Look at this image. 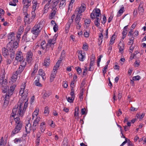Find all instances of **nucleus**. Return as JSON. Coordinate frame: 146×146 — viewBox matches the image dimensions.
<instances>
[{"label": "nucleus", "mask_w": 146, "mask_h": 146, "mask_svg": "<svg viewBox=\"0 0 146 146\" xmlns=\"http://www.w3.org/2000/svg\"><path fill=\"white\" fill-rule=\"evenodd\" d=\"M24 98H21L20 100L17 104V108H13L12 110V113L10 117V119L13 120L14 117L17 115L20 116L22 117L24 113H25L27 108L28 103L27 100L24 102Z\"/></svg>", "instance_id": "nucleus-1"}, {"label": "nucleus", "mask_w": 146, "mask_h": 146, "mask_svg": "<svg viewBox=\"0 0 146 146\" xmlns=\"http://www.w3.org/2000/svg\"><path fill=\"white\" fill-rule=\"evenodd\" d=\"M59 2V0H44L42 4H45L44 8L43 13L48 12L49 7L52 9L51 12L50 14L49 19H52L54 17L56 12V7Z\"/></svg>", "instance_id": "nucleus-2"}, {"label": "nucleus", "mask_w": 146, "mask_h": 146, "mask_svg": "<svg viewBox=\"0 0 146 146\" xmlns=\"http://www.w3.org/2000/svg\"><path fill=\"white\" fill-rule=\"evenodd\" d=\"M44 24V21H41L39 22L36 23L34 26L31 29V32L33 34L32 37V39L33 40H35L39 35Z\"/></svg>", "instance_id": "nucleus-3"}, {"label": "nucleus", "mask_w": 146, "mask_h": 146, "mask_svg": "<svg viewBox=\"0 0 146 146\" xmlns=\"http://www.w3.org/2000/svg\"><path fill=\"white\" fill-rule=\"evenodd\" d=\"M15 123V126L14 129L12 131L11 135H14L15 134L19 133L23 127V123L21 120L20 118L18 117H17L14 118Z\"/></svg>", "instance_id": "nucleus-4"}, {"label": "nucleus", "mask_w": 146, "mask_h": 146, "mask_svg": "<svg viewBox=\"0 0 146 146\" xmlns=\"http://www.w3.org/2000/svg\"><path fill=\"white\" fill-rule=\"evenodd\" d=\"M25 83H23L22 84L21 86V90H20L19 94L22 96V98H25L27 96L28 93V90L27 89H26L25 90Z\"/></svg>", "instance_id": "nucleus-5"}, {"label": "nucleus", "mask_w": 146, "mask_h": 146, "mask_svg": "<svg viewBox=\"0 0 146 146\" xmlns=\"http://www.w3.org/2000/svg\"><path fill=\"white\" fill-rule=\"evenodd\" d=\"M8 37V40L9 42L7 44V46L11 50L12 49V50L13 49L12 48V46H11L12 45L13 42L15 41V37L14 33L12 32L9 34Z\"/></svg>", "instance_id": "nucleus-6"}, {"label": "nucleus", "mask_w": 146, "mask_h": 146, "mask_svg": "<svg viewBox=\"0 0 146 146\" xmlns=\"http://www.w3.org/2000/svg\"><path fill=\"white\" fill-rule=\"evenodd\" d=\"M81 15H76V17L75 19V25L76 26V28L77 29H80L81 27Z\"/></svg>", "instance_id": "nucleus-7"}, {"label": "nucleus", "mask_w": 146, "mask_h": 146, "mask_svg": "<svg viewBox=\"0 0 146 146\" xmlns=\"http://www.w3.org/2000/svg\"><path fill=\"white\" fill-rule=\"evenodd\" d=\"M100 10L99 9L96 8L94 9L91 13L90 16L92 19L97 18L98 17L101 16Z\"/></svg>", "instance_id": "nucleus-8"}, {"label": "nucleus", "mask_w": 146, "mask_h": 146, "mask_svg": "<svg viewBox=\"0 0 146 146\" xmlns=\"http://www.w3.org/2000/svg\"><path fill=\"white\" fill-rule=\"evenodd\" d=\"M86 9V5L84 4H83L80 7L77 8L75 11V14L76 15H81L82 16V13L84 12Z\"/></svg>", "instance_id": "nucleus-9"}, {"label": "nucleus", "mask_w": 146, "mask_h": 146, "mask_svg": "<svg viewBox=\"0 0 146 146\" xmlns=\"http://www.w3.org/2000/svg\"><path fill=\"white\" fill-rule=\"evenodd\" d=\"M12 95H10L8 93H6L4 97V104L3 105V108H5L8 105L9 101Z\"/></svg>", "instance_id": "nucleus-10"}, {"label": "nucleus", "mask_w": 146, "mask_h": 146, "mask_svg": "<svg viewBox=\"0 0 146 146\" xmlns=\"http://www.w3.org/2000/svg\"><path fill=\"white\" fill-rule=\"evenodd\" d=\"M7 83L8 82L6 79L3 80L1 84L2 86L1 89L3 92L5 93L7 91L8 88Z\"/></svg>", "instance_id": "nucleus-11"}, {"label": "nucleus", "mask_w": 146, "mask_h": 146, "mask_svg": "<svg viewBox=\"0 0 146 146\" xmlns=\"http://www.w3.org/2000/svg\"><path fill=\"white\" fill-rule=\"evenodd\" d=\"M33 53L31 51H29L26 54V59L27 61L29 63H31L33 61Z\"/></svg>", "instance_id": "nucleus-12"}, {"label": "nucleus", "mask_w": 146, "mask_h": 146, "mask_svg": "<svg viewBox=\"0 0 146 146\" xmlns=\"http://www.w3.org/2000/svg\"><path fill=\"white\" fill-rule=\"evenodd\" d=\"M15 58L18 61H22L23 59L22 52L20 51H18L16 54Z\"/></svg>", "instance_id": "nucleus-13"}, {"label": "nucleus", "mask_w": 146, "mask_h": 146, "mask_svg": "<svg viewBox=\"0 0 146 146\" xmlns=\"http://www.w3.org/2000/svg\"><path fill=\"white\" fill-rule=\"evenodd\" d=\"M56 38L54 37L52 39H50L48 40L47 43L48 48L50 47H53L56 43Z\"/></svg>", "instance_id": "nucleus-14"}, {"label": "nucleus", "mask_w": 146, "mask_h": 146, "mask_svg": "<svg viewBox=\"0 0 146 146\" xmlns=\"http://www.w3.org/2000/svg\"><path fill=\"white\" fill-rule=\"evenodd\" d=\"M78 58L80 61H83L85 59L86 56L85 53H82V51L78 52Z\"/></svg>", "instance_id": "nucleus-15"}, {"label": "nucleus", "mask_w": 146, "mask_h": 146, "mask_svg": "<svg viewBox=\"0 0 146 146\" xmlns=\"http://www.w3.org/2000/svg\"><path fill=\"white\" fill-rule=\"evenodd\" d=\"M33 20L29 18V15L25 16L24 17V22L25 25L29 24Z\"/></svg>", "instance_id": "nucleus-16"}, {"label": "nucleus", "mask_w": 146, "mask_h": 146, "mask_svg": "<svg viewBox=\"0 0 146 146\" xmlns=\"http://www.w3.org/2000/svg\"><path fill=\"white\" fill-rule=\"evenodd\" d=\"M25 126L26 131L27 133H30V131L32 129L31 125L29 121H28L27 123H26Z\"/></svg>", "instance_id": "nucleus-17"}, {"label": "nucleus", "mask_w": 146, "mask_h": 146, "mask_svg": "<svg viewBox=\"0 0 146 146\" xmlns=\"http://www.w3.org/2000/svg\"><path fill=\"white\" fill-rule=\"evenodd\" d=\"M37 0H33L32 3L33 4V10L35 11L38 8L39 4L37 3Z\"/></svg>", "instance_id": "nucleus-18"}, {"label": "nucleus", "mask_w": 146, "mask_h": 146, "mask_svg": "<svg viewBox=\"0 0 146 146\" xmlns=\"http://www.w3.org/2000/svg\"><path fill=\"white\" fill-rule=\"evenodd\" d=\"M32 0H22V3L25 7H29L31 4Z\"/></svg>", "instance_id": "nucleus-19"}, {"label": "nucleus", "mask_w": 146, "mask_h": 146, "mask_svg": "<svg viewBox=\"0 0 146 146\" xmlns=\"http://www.w3.org/2000/svg\"><path fill=\"white\" fill-rule=\"evenodd\" d=\"M31 34L27 33L24 35L23 37V38L26 42H29L31 40Z\"/></svg>", "instance_id": "nucleus-20"}, {"label": "nucleus", "mask_w": 146, "mask_h": 146, "mask_svg": "<svg viewBox=\"0 0 146 146\" xmlns=\"http://www.w3.org/2000/svg\"><path fill=\"white\" fill-rule=\"evenodd\" d=\"M50 63V60L49 57H47L44 60V62L43 63L44 66L47 67L49 66Z\"/></svg>", "instance_id": "nucleus-21"}, {"label": "nucleus", "mask_w": 146, "mask_h": 146, "mask_svg": "<svg viewBox=\"0 0 146 146\" xmlns=\"http://www.w3.org/2000/svg\"><path fill=\"white\" fill-rule=\"evenodd\" d=\"M57 71H54L52 72L50 76V81L51 82H53L55 77Z\"/></svg>", "instance_id": "nucleus-22"}, {"label": "nucleus", "mask_w": 146, "mask_h": 146, "mask_svg": "<svg viewBox=\"0 0 146 146\" xmlns=\"http://www.w3.org/2000/svg\"><path fill=\"white\" fill-rule=\"evenodd\" d=\"M19 74L16 72L13 73L11 79V80L12 82H14L16 81L18 75Z\"/></svg>", "instance_id": "nucleus-23"}, {"label": "nucleus", "mask_w": 146, "mask_h": 146, "mask_svg": "<svg viewBox=\"0 0 146 146\" xmlns=\"http://www.w3.org/2000/svg\"><path fill=\"white\" fill-rule=\"evenodd\" d=\"M40 46L41 48L43 50H44L47 47H48L47 44L44 40L42 41L40 43Z\"/></svg>", "instance_id": "nucleus-24"}, {"label": "nucleus", "mask_w": 146, "mask_h": 146, "mask_svg": "<svg viewBox=\"0 0 146 146\" xmlns=\"http://www.w3.org/2000/svg\"><path fill=\"white\" fill-rule=\"evenodd\" d=\"M46 123L43 122L40 123V128L42 132H43L45 130Z\"/></svg>", "instance_id": "nucleus-25"}, {"label": "nucleus", "mask_w": 146, "mask_h": 146, "mask_svg": "<svg viewBox=\"0 0 146 146\" xmlns=\"http://www.w3.org/2000/svg\"><path fill=\"white\" fill-rule=\"evenodd\" d=\"M128 26V25L126 26L123 28V30L122 33V39H124L126 36L127 34V31Z\"/></svg>", "instance_id": "nucleus-26"}, {"label": "nucleus", "mask_w": 146, "mask_h": 146, "mask_svg": "<svg viewBox=\"0 0 146 146\" xmlns=\"http://www.w3.org/2000/svg\"><path fill=\"white\" fill-rule=\"evenodd\" d=\"M15 86H16L15 85L11 86L10 87L9 90H8L7 93L8 94H10V95H12L13 94Z\"/></svg>", "instance_id": "nucleus-27"}, {"label": "nucleus", "mask_w": 146, "mask_h": 146, "mask_svg": "<svg viewBox=\"0 0 146 146\" xmlns=\"http://www.w3.org/2000/svg\"><path fill=\"white\" fill-rule=\"evenodd\" d=\"M115 39V35H113V36H112L109 42V46H111L114 43Z\"/></svg>", "instance_id": "nucleus-28"}, {"label": "nucleus", "mask_w": 146, "mask_h": 146, "mask_svg": "<svg viewBox=\"0 0 146 146\" xmlns=\"http://www.w3.org/2000/svg\"><path fill=\"white\" fill-rule=\"evenodd\" d=\"M122 6V7L117 12V17H119L121 15L123 12L125 11L123 5Z\"/></svg>", "instance_id": "nucleus-29"}, {"label": "nucleus", "mask_w": 146, "mask_h": 146, "mask_svg": "<svg viewBox=\"0 0 146 146\" xmlns=\"http://www.w3.org/2000/svg\"><path fill=\"white\" fill-rule=\"evenodd\" d=\"M99 38H98V44L100 46L102 42V39L103 38V35L102 33L99 34Z\"/></svg>", "instance_id": "nucleus-30"}, {"label": "nucleus", "mask_w": 146, "mask_h": 146, "mask_svg": "<svg viewBox=\"0 0 146 146\" xmlns=\"http://www.w3.org/2000/svg\"><path fill=\"white\" fill-rule=\"evenodd\" d=\"M38 74L39 75L41 76L43 80H45V78L44 77L45 76V74L44 71L42 69H40L38 71Z\"/></svg>", "instance_id": "nucleus-31"}, {"label": "nucleus", "mask_w": 146, "mask_h": 146, "mask_svg": "<svg viewBox=\"0 0 146 146\" xmlns=\"http://www.w3.org/2000/svg\"><path fill=\"white\" fill-rule=\"evenodd\" d=\"M18 42L16 40L13 42L12 45L11 46H12V48L15 50L18 47Z\"/></svg>", "instance_id": "nucleus-32"}, {"label": "nucleus", "mask_w": 146, "mask_h": 146, "mask_svg": "<svg viewBox=\"0 0 146 146\" xmlns=\"http://www.w3.org/2000/svg\"><path fill=\"white\" fill-rule=\"evenodd\" d=\"M75 15L73 14L72 16L71 19H69L66 24L68 25H70L71 24L73 23V20L75 18Z\"/></svg>", "instance_id": "nucleus-33"}, {"label": "nucleus", "mask_w": 146, "mask_h": 146, "mask_svg": "<svg viewBox=\"0 0 146 146\" xmlns=\"http://www.w3.org/2000/svg\"><path fill=\"white\" fill-rule=\"evenodd\" d=\"M3 55L5 57L7 56L8 54L7 50L5 48H3L2 50Z\"/></svg>", "instance_id": "nucleus-34"}, {"label": "nucleus", "mask_w": 146, "mask_h": 146, "mask_svg": "<svg viewBox=\"0 0 146 146\" xmlns=\"http://www.w3.org/2000/svg\"><path fill=\"white\" fill-rule=\"evenodd\" d=\"M61 60H58L56 63V65L54 67L53 71H56L60 66V64Z\"/></svg>", "instance_id": "nucleus-35"}, {"label": "nucleus", "mask_w": 146, "mask_h": 146, "mask_svg": "<svg viewBox=\"0 0 146 146\" xmlns=\"http://www.w3.org/2000/svg\"><path fill=\"white\" fill-rule=\"evenodd\" d=\"M50 91H46L44 94L43 97L44 99L46 98L47 97H48L51 94Z\"/></svg>", "instance_id": "nucleus-36"}, {"label": "nucleus", "mask_w": 146, "mask_h": 146, "mask_svg": "<svg viewBox=\"0 0 146 146\" xmlns=\"http://www.w3.org/2000/svg\"><path fill=\"white\" fill-rule=\"evenodd\" d=\"M28 7H26L23 6V13L24 16L29 15L27 13L28 8Z\"/></svg>", "instance_id": "nucleus-37"}, {"label": "nucleus", "mask_w": 146, "mask_h": 146, "mask_svg": "<svg viewBox=\"0 0 146 146\" xmlns=\"http://www.w3.org/2000/svg\"><path fill=\"white\" fill-rule=\"evenodd\" d=\"M39 111V110L38 109H36L35 110L32 115L33 119L34 117H36L37 116L38 114Z\"/></svg>", "instance_id": "nucleus-38"}, {"label": "nucleus", "mask_w": 146, "mask_h": 146, "mask_svg": "<svg viewBox=\"0 0 146 146\" xmlns=\"http://www.w3.org/2000/svg\"><path fill=\"white\" fill-rule=\"evenodd\" d=\"M65 0H61L60 1V7L62 8L66 5Z\"/></svg>", "instance_id": "nucleus-39"}, {"label": "nucleus", "mask_w": 146, "mask_h": 146, "mask_svg": "<svg viewBox=\"0 0 146 146\" xmlns=\"http://www.w3.org/2000/svg\"><path fill=\"white\" fill-rule=\"evenodd\" d=\"M122 45L121 46H119V52L122 54L123 52V50H124V45L123 44H122Z\"/></svg>", "instance_id": "nucleus-40"}, {"label": "nucleus", "mask_w": 146, "mask_h": 146, "mask_svg": "<svg viewBox=\"0 0 146 146\" xmlns=\"http://www.w3.org/2000/svg\"><path fill=\"white\" fill-rule=\"evenodd\" d=\"M24 68L23 67L21 66H20L19 68L17 70L16 72L18 73V74H20L23 70Z\"/></svg>", "instance_id": "nucleus-41"}, {"label": "nucleus", "mask_w": 146, "mask_h": 146, "mask_svg": "<svg viewBox=\"0 0 146 146\" xmlns=\"http://www.w3.org/2000/svg\"><path fill=\"white\" fill-rule=\"evenodd\" d=\"M96 19V20L94 21V24L96 26L98 27L100 25L99 22H100L101 18L100 19L99 18H97Z\"/></svg>", "instance_id": "nucleus-42"}, {"label": "nucleus", "mask_w": 146, "mask_h": 146, "mask_svg": "<svg viewBox=\"0 0 146 146\" xmlns=\"http://www.w3.org/2000/svg\"><path fill=\"white\" fill-rule=\"evenodd\" d=\"M39 78H38L34 82V83L36 86H40L41 85V84L39 82Z\"/></svg>", "instance_id": "nucleus-43"}, {"label": "nucleus", "mask_w": 146, "mask_h": 146, "mask_svg": "<svg viewBox=\"0 0 146 146\" xmlns=\"http://www.w3.org/2000/svg\"><path fill=\"white\" fill-rule=\"evenodd\" d=\"M9 49H10V50L11 51V52H12L10 54V58L11 59H13L14 58L15 51L13 49L12 50V49L11 50L10 48Z\"/></svg>", "instance_id": "nucleus-44"}, {"label": "nucleus", "mask_w": 146, "mask_h": 146, "mask_svg": "<svg viewBox=\"0 0 146 146\" xmlns=\"http://www.w3.org/2000/svg\"><path fill=\"white\" fill-rule=\"evenodd\" d=\"M74 117H75V119H77V120L79 119L78 112H77V111H74Z\"/></svg>", "instance_id": "nucleus-45"}, {"label": "nucleus", "mask_w": 146, "mask_h": 146, "mask_svg": "<svg viewBox=\"0 0 146 146\" xmlns=\"http://www.w3.org/2000/svg\"><path fill=\"white\" fill-rule=\"evenodd\" d=\"M68 101L70 103H72L74 100V98L73 97H70L68 98L66 97Z\"/></svg>", "instance_id": "nucleus-46"}, {"label": "nucleus", "mask_w": 146, "mask_h": 146, "mask_svg": "<svg viewBox=\"0 0 146 146\" xmlns=\"http://www.w3.org/2000/svg\"><path fill=\"white\" fill-rule=\"evenodd\" d=\"M32 16L31 17V19L33 20L36 16V15L35 12V11H33L31 13Z\"/></svg>", "instance_id": "nucleus-47"}, {"label": "nucleus", "mask_w": 146, "mask_h": 146, "mask_svg": "<svg viewBox=\"0 0 146 146\" xmlns=\"http://www.w3.org/2000/svg\"><path fill=\"white\" fill-rule=\"evenodd\" d=\"M134 39V38L132 37L131 38L129 39V41L128 42V45H132L133 43V40Z\"/></svg>", "instance_id": "nucleus-48"}, {"label": "nucleus", "mask_w": 146, "mask_h": 146, "mask_svg": "<svg viewBox=\"0 0 146 146\" xmlns=\"http://www.w3.org/2000/svg\"><path fill=\"white\" fill-rule=\"evenodd\" d=\"M49 110L48 107L47 106H46L45 108L44 113L45 114L48 115L49 113Z\"/></svg>", "instance_id": "nucleus-49"}, {"label": "nucleus", "mask_w": 146, "mask_h": 146, "mask_svg": "<svg viewBox=\"0 0 146 146\" xmlns=\"http://www.w3.org/2000/svg\"><path fill=\"white\" fill-rule=\"evenodd\" d=\"M71 92H70V95L71 96V97H73V98H75V96L74 95V88H71Z\"/></svg>", "instance_id": "nucleus-50"}, {"label": "nucleus", "mask_w": 146, "mask_h": 146, "mask_svg": "<svg viewBox=\"0 0 146 146\" xmlns=\"http://www.w3.org/2000/svg\"><path fill=\"white\" fill-rule=\"evenodd\" d=\"M53 29L54 31L55 32H56V31L58 30V26L56 24L55 25H54V27H53Z\"/></svg>", "instance_id": "nucleus-51"}, {"label": "nucleus", "mask_w": 146, "mask_h": 146, "mask_svg": "<svg viewBox=\"0 0 146 146\" xmlns=\"http://www.w3.org/2000/svg\"><path fill=\"white\" fill-rule=\"evenodd\" d=\"M138 9L139 11H140V12L139 13H140L141 12L143 13L144 11V9H143V7L142 6H141V5H139Z\"/></svg>", "instance_id": "nucleus-52"}, {"label": "nucleus", "mask_w": 146, "mask_h": 146, "mask_svg": "<svg viewBox=\"0 0 146 146\" xmlns=\"http://www.w3.org/2000/svg\"><path fill=\"white\" fill-rule=\"evenodd\" d=\"M108 67V65L107 64L104 68L103 69V72L104 75L105 74L106 72V70L107 69Z\"/></svg>", "instance_id": "nucleus-53"}, {"label": "nucleus", "mask_w": 146, "mask_h": 146, "mask_svg": "<svg viewBox=\"0 0 146 146\" xmlns=\"http://www.w3.org/2000/svg\"><path fill=\"white\" fill-rule=\"evenodd\" d=\"M76 69L77 70L78 73L79 74L82 72V71L81 68L77 67L76 68Z\"/></svg>", "instance_id": "nucleus-54"}, {"label": "nucleus", "mask_w": 146, "mask_h": 146, "mask_svg": "<svg viewBox=\"0 0 146 146\" xmlns=\"http://www.w3.org/2000/svg\"><path fill=\"white\" fill-rule=\"evenodd\" d=\"M76 80L73 79L70 83V86L71 88H74V84Z\"/></svg>", "instance_id": "nucleus-55"}, {"label": "nucleus", "mask_w": 146, "mask_h": 146, "mask_svg": "<svg viewBox=\"0 0 146 146\" xmlns=\"http://www.w3.org/2000/svg\"><path fill=\"white\" fill-rule=\"evenodd\" d=\"M133 79L134 80H139L141 79V78L138 75L133 77Z\"/></svg>", "instance_id": "nucleus-56"}, {"label": "nucleus", "mask_w": 146, "mask_h": 146, "mask_svg": "<svg viewBox=\"0 0 146 146\" xmlns=\"http://www.w3.org/2000/svg\"><path fill=\"white\" fill-rule=\"evenodd\" d=\"M23 29L22 27H21L19 29L18 33L21 35L23 32Z\"/></svg>", "instance_id": "nucleus-57"}, {"label": "nucleus", "mask_w": 146, "mask_h": 146, "mask_svg": "<svg viewBox=\"0 0 146 146\" xmlns=\"http://www.w3.org/2000/svg\"><path fill=\"white\" fill-rule=\"evenodd\" d=\"M84 35L85 37L88 38L89 36V34L88 32L87 31H84Z\"/></svg>", "instance_id": "nucleus-58"}, {"label": "nucleus", "mask_w": 146, "mask_h": 146, "mask_svg": "<svg viewBox=\"0 0 146 146\" xmlns=\"http://www.w3.org/2000/svg\"><path fill=\"white\" fill-rule=\"evenodd\" d=\"M5 144L4 143V140L2 137L0 140V146H4Z\"/></svg>", "instance_id": "nucleus-59"}, {"label": "nucleus", "mask_w": 146, "mask_h": 146, "mask_svg": "<svg viewBox=\"0 0 146 146\" xmlns=\"http://www.w3.org/2000/svg\"><path fill=\"white\" fill-rule=\"evenodd\" d=\"M63 86L64 88H66L68 87V83L66 81H64L63 82Z\"/></svg>", "instance_id": "nucleus-60"}, {"label": "nucleus", "mask_w": 146, "mask_h": 146, "mask_svg": "<svg viewBox=\"0 0 146 146\" xmlns=\"http://www.w3.org/2000/svg\"><path fill=\"white\" fill-rule=\"evenodd\" d=\"M85 23L86 25L89 24L91 22V20L90 19H86L85 20Z\"/></svg>", "instance_id": "nucleus-61"}, {"label": "nucleus", "mask_w": 146, "mask_h": 146, "mask_svg": "<svg viewBox=\"0 0 146 146\" xmlns=\"http://www.w3.org/2000/svg\"><path fill=\"white\" fill-rule=\"evenodd\" d=\"M36 117V119L34 120V121L38 123L40 120V117L37 116L36 117Z\"/></svg>", "instance_id": "nucleus-62"}, {"label": "nucleus", "mask_w": 146, "mask_h": 146, "mask_svg": "<svg viewBox=\"0 0 146 146\" xmlns=\"http://www.w3.org/2000/svg\"><path fill=\"white\" fill-rule=\"evenodd\" d=\"M26 63H27L26 62L23 61L21 63V64L20 66H21L24 68L26 65Z\"/></svg>", "instance_id": "nucleus-63"}, {"label": "nucleus", "mask_w": 146, "mask_h": 146, "mask_svg": "<svg viewBox=\"0 0 146 146\" xmlns=\"http://www.w3.org/2000/svg\"><path fill=\"white\" fill-rule=\"evenodd\" d=\"M83 48L86 50H88V46L86 44H84L83 46Z\"/></svg>", "instance_id": "nucleus-64"}]
</instances>
